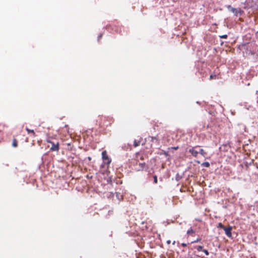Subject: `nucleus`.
Listing matches in <instances>:
<instances>
[{"instance_id":"nucleus-17","label":"nucleus","mask_w":258,"mask_h":258,"mask_svg":"<svg viewBox=\"0 0 258 258\" xmlns=\"http://www.w3.org/2000/svg\"><path fill=\"white\" fill-rule=\"evenodd\" d=\"M151 141L153 142L154 140L158 141V139L156 137H151Z\"/></svg>"},{"instance_id":"nucleus-9","label":"nucleus","mask_w":258,"mask_h":258,"mask_svg":"<svg viewBox=\"0 0 258 258\" xmlns=\"http://www.w3.org/2000/svg\"><path fill=\"white\" fill-rule=\"evenodd\" d=\"M26 130L27 131V132H28V134L32 133V134H33V136H35V134L34 130L29 129L28 128H26Z\"/></svg>"},{"instance_id":"nucleus-19","label":"nucleus","mask_w":258,"mask_h":258,"mask_svg":"<svg viewBox=\"0 0 258 258\" xmlns=\"http://www.w3.org/2000/svg\"><path fill=\"white\" fill-rule=\"evenodd\" d=\"M102 36V34H100V35L98 36V40H99L101 38Z\"/></svg>"},{"instance_id":"nucleus-11","label":"nucleus","mask_w":258,"mask_h":258,"mask_svg":"<svg viewBox=\"0 0 258 258\" xmlns=\"http://www.w3.org/2000/svg\"><path fill=\"white\" fill-rule=\"evenodd\" d=\"M202 166L205 167H209L210 166V163L208 162H205L202 164Z\"/></svg>"},{"instance_id":"nucleus-23","label":"nucleus","mask_w":258,"mask_h":258,"mask_svg":"<svg viewBox=\"0 0 258 258\" xmlns=\"http://www.w3.org/2000/svg\"><path fill=\"white\" fill-rule=\"evenodd\" d=\"M167 243L168 244L170 243V240H168V241H167Z\"/></svg>"},{"instance_id":"nucleus-22","label":"nucleus","mask_w":258,"mask_h":258,"mask_svg":"<svg viewBox=\"0 0 258 258\" xmlns=\"http://www.w3.org/2000/svg\"><path fill=\"white\" fill-rule=\"evenodd\" d=\"M112 213H113V211H109L108 212V214H112Z\"/></svg>"},{"instance_id":"nucleus-1","label":"nucleus","mask_w":258,"mask_h":258,"mask_svg":"<svg viewBox=\"0 0 258 258\" xmlns=\"http://www.w3.org/2000/svg\"><path fill=\"white\" fill-rule=\"evenodd\" d=\"M227 8L228 9L229 11L234 13V14L236 16H237L238 14H239V15H241L243 13V11L241 10L240 8H234L232 7L230 5L227 6Z\"/></svg>"},{"instance_id":"nucleus-27","label":"nucleus","mask_w":258,"mask_h":258,"mask_svg":"<svg viewBox=\"0 0 258 258\" xmlns=\"http://www.w3.org/2000/svg\"><path fill=\"white\" fill-rule=\"evenodd\" d=\"M175 241H173V244H175Z\"/></svg>"},{"instance_id":"nucleus-16","label":"nucleus","mask_w":258,"mask_h":258,"mask_svg":"<svg viewBox=\"0 0 258 258\" xmlns=\"http://www.w3.org/2000/svg\"><path fill=\"white\" fill-rule=\"evenodd\" d=\"M153 178H154V183H157V182H158L157 176L156 175H154L153 176Z\"/></svg>"},{"instance_id":"nucleus-21","label":"nucleus","mask_w":258,"mask_h":258,"mask_svg":"<svg viewBox=\"0 0 258 258\" xmlns=\"http://www.w3.org/2000/svg\"><path fill=\"white\" fill-rule=\"evenodd\" d=\"M204 252L206 253V255H208L209 252L207 250H204Z\"/></svg>"},{"instance_id":"nucleus-18","label":"nucleus","mask_w":258,"mask_h":258,"mask_svg":"<svg viewBox=\"0 0 258 258\" xmlns=\"http://www.w3.org/2000/svg\"><path fill=\"white\" fill-rule=\"evenodd\" d=\"M227 37H228V36L226 34L223 35H221L220 36V37L221 38H223V39H226L227 38Z\"/></svg>"},{"instance_id":"nucleus-10","label":"nucleus","mask_w":258,"mask_h":258,"mask_svg":"<svg viewBox=\"0 0 258 258\" xmlns=\"http://www.w3.org/2000/svg\"><path fill=\"white\" fill-rule=\"evenodd\" d=\"M139 166H140V169L143 170L145 166H146V163L145 162L144 163H139Z\"/></svg>"},{"instance_id":"nucleus-26","label":"nucleus","mask_w":258,"mask_h":258,"mask_svg":"<svg viewBox=\"0 0 258 258\" xmlns=\"http://www.w3.org/2000/svg\"><path fill=\"white\" fill-rule=\"evenodd\" d=\"M202 248V246H200L199 247V248H200V249H201Z\"/></svg>"},{"instance_id":"nucleus-4","label":"nucleus","mask_w":258,"mask_h":258,"mask_svg":"<svg viewBox=\"0 0 258 258\" xmlns=\"http://www.w3.org/2000/svg\"><path fill=\"white\" fill-rule=\"evenodd\" d=\"M47 142L50 143L51 144V147L50 148V150L51 151H58L59 150V143L57 142L55 144L54 142H52L50 141H47Z\"/></svg>"},{"instance_id":"nucleus-14","label":"nucleus","mask_w":258,"mask_h":258,"mask_svg":"<svg viewBox=\"0 0 258 258\" xmlns=\"http://www.w3.org/2000/svg\"><path fill=\"white\" fill-rule=\"evenodd\" d=\"M140 145V142H137L136 140H135L134 143V145L135 147H137Z\"/></svg>"},{"instance_id":"nucleus-7","label":"nucleus","mask_w":258,"mask_h":258,"mask_svg":"<svg viewBox=\"0 0 258 258\" xmlns=\"http://www.w3.org/2000/svg\"><path fill=\"white\" fill-rule=\"evenodd\" d=\"M217 75L215 74H211L210 76V80L218 79Z\"/></svg>"},{"instance_id":"nucleus-2","label":"nucleus","mask_w":258,"mask_h":258,"mask_svg":"<svg viewBox=\"0 0 258 258\" xmlns=\"http://www.w3.org/2000/svg\"><path fill=\"white\" fill-rule=\"evenodd\" d=\"M102 157L105 164L109 165L111 163V160L108 156L106 151H104L102 152Z\"/></svg>"},{"instance_id":"nucleus-6","label":"nucleus","mask_w":258,"mask_h":258,"mask_svg":"<svg viewBox=\"0 0 258 258\" xmlns=\"http://www.w3.org/2000/svg\"><path fill=\"white\" fill-rule=\"evenodd\" d=\"M189 152L195 157H197L199 152L195 150V147H192L189 150Z\"/></svg>"},{"instance_id":"nucleus-20","label":"nucleus","mask_w":258,"mask_h":258,"mask_svg":"<svg viewBox=\"0 0 258 258\" xmlns=\"http://www.w3.org/2000/svg\"><path fill=\"white\" fill-rule=\"evenodd\" d=\"M186 245H186V243H182L181 244V246H182V247H185V246H186Z\"/></svg>"},{"instance_id":"nucleus-8","label":"nucleus","mask_w":258,"mask_h":258,"mask_svg":"<svg viewBox=\"0 0 258 258\" xmlns=\"http://www.w3.org/2000/svg\"><path fill=\"white\" fill-rule=\"evenodd\" d=\"M12 146L14 147H17L18 146L17 141L16 139H14L13 140Z\"/></svg>"},{"instance_id":"nucleus-15","label":"nucleus","mask_w":258,"mask_h":258,"mask_svg":"<svg viewBox=\"0 0 258 258\" xmlns=\"http://www.w3.org/2000/svg\"><path fill=\"white\" fill-rule=\"evenodd\" d=\"M218 228H222V229H224L225 226L223 225V224L221 223H219L218 224Z\"/></svg>"},{"instance_id":"nucleus-24","label":"nucleus","mask_w":258,"mask_h":258,"mask_svg":"<svg viewBox=\"0 0 258 258\" xmlns=\"http://www.w3.org/2000/svg\"><path fill=\"white\" fill-rule=\"evenodd\" d=\"M178 148V147H174L173 149H175V150H176Z\"/></svg>"},{"instance_id":"nucleus-13","label":"nucleus","mask_w":258,"mask_h":258,"mask_svg":"<svg viewBox=\"0 0 258 258\" xmlns=\"http://www.w3.org/2000/svg\"><path fill=\"white\" fill-rule=\"evenodd\" d=\"M200 153L204 157H205V155H206V152H205V151L203 149H200Z\"/></svg>"},{"instance_id":"nucleus-3","label":"nucleus","mask_w":258,"mask_h":258,"mask_svg":"<svg viewBox=\"0 0 258 258\" xmlns=\"http://www.w3.org/2000/svg\"><path fill=\"white\" fill-rule=\"evenodd\" d=\"M106 120V117L103 116H98V119L97 120L99 125L101 127L106 125L105 121Z\"/></svg>"},{"instance_id":"nucleus-25","label":"nucleus","mask_w":258,"mask_h":258,"mask_svg":"<svg viewBox=\"0 0 258 258\" xmlns=\"http://www.w3.org/2000/svg\"><path fill=\"white\" fill-rule=\"evenodd\" d=\"M138 155H139V153H138L136 154V157H137V158H138Z\"/></svg>"},{"instance_id":"nucleus-5","label":"nucleus","mask_w":258,"mask_h":258,"mask_svg":"<svg viewBox=\"0 0 258 258\" xmlns=\"http://www.w3.org/2000/svg\"><path fill=\"white\" fill-rule=\"evenodd\" d=\"M232 229V227L231 226H228L227 227H225L223 230L225 231V233L226 235L229 238L232 236L231 231Z\"/></svg>"},{"instance_id":"nucleus-12","label":"nucleus","mask_w":258,"mask_h":258,"mask_svg":"<svg viewBox=\"0 0 258 258\" xmlns=\"http://www.w3.org/2000/svg\"><path fill=\"white\" fill-rule=\"evenodd\" d=\"M194 233H195V231L193 230L192 228H190L189 229H188L187 231V234H188V235Z\"/></svg>"}]
</instances>
